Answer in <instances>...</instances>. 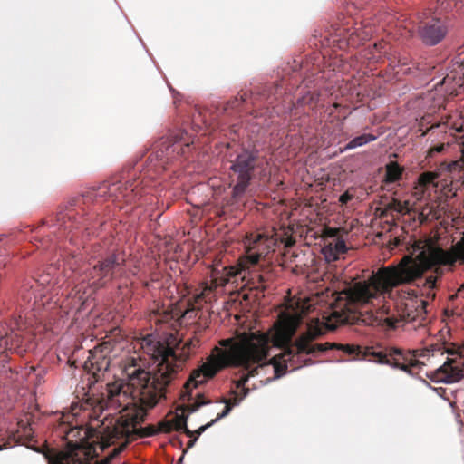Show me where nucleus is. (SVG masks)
Masks as SVG:
<instances>
[{"label": "nucleus", "mask_w": 464, "mask_h": 464, "mask_svg": "<svg viewBox=\"0 0 464 464\" xmlns=\"http://www.w3.org/2000/svg\"><path fill=\"white\" fill-rule=\"evenodd\" d=\"M457 260L464 263L462 239L450 250H443L430 238L417 241L412 246L411 253L403 256L397 264L382 266L372 272L368 280L358 281L345 287L324 316L325 322H312L306 333L295 341V345H289V343L299 325L301 314L283 312L271 334L260 332L243 333L235 338L221 340V348L215 347L206 362L191 372L186 387L196 388L227 366L250 368L253 364H257L254 370L256 375L261 371L273 372L272 377L261 381L266 384L280 378L289 365L294 370L299 368L291 363L296 354L324 351L326 348L323 344L309 345L311 341L324 333V327L334 330L339 324L362 322L372 326L395 329L400 321L388 316L384 307L376 314L372 312L358 314L357 306L372 304L381 295L390 294L393 288L411 284L433 266H451Z\"/></svg>", "instance_id": "obj_1"}, {"label": "nucleus", "mask_w": 464, "mask_h": 464, "mask_svg": "<svg viewBox=\"0 0 464 464\" xmlns=\"http://www.w3.org/2000/svg\"><path fill=\"white\" fill-rule=\"evenodd\" d=\"M140 345L143 352L154 360L157 368L152 371L140 367L127 369V376H130V385L133 387L136 394L153 405L162 396V392L169 383L172 374L189 357L196 343L189 339L181 345L180 339L170 334L164 340L147 335L141 338Z\"/></svg>", "instance_id": "obj_2"}, {"label": "nucleus", "mask_w": 464, "mask_h": 464, "mask_svg": "<svg viewBox=\"0 0 464 464\" xmlns=\"http://www.w3.org/2000/svg\"><path fill=\"white\" fill-rule=\"evenodd\" d=\"M155 404L150 405L148 401L141 399V396L136 394L133 387L130 385V376H128L127 383L117 381L107 384L106 391L102 393V399L98 401L100 411L105 409H113L118 411H126V414L121 416L112 426L102 428L99 433L104 443L109 445L114 439L121 437H130L137 434L140 437H150L156 435L160 430V426L156 429L153 426L145 428L139 427L147 415L144 408H152Z\"/></svg>", "instance_id": "obj_3"}, {"label": "nucleus", "mask_w": 464, "mask_h": 464, "mask_svg": "<svg viewBox=\"0 0 464 464\" xmlns=\"http://www.w3.org/2000/svg\"><path fill=\"white\" fill-rule=\"evenodd\" d=\"M257 166V152L254 150H245L231 161L229 178L232 186V198L235 200L241 198L246 194L253 178V172Z\"/></svg>", "instance_id": "obj_4"}, {"label": "nucleus", "mask_w": 464, "mask_h": 464, "mask_svg": "<svg viewBox=\"0 0 464 464\" xmlns=\"http://www.w3.org/2000/svg\"><path fill=\"white\" fill-rule=\"evenodd\" d=\"M452 357L431 372L430 378L436 383L452 384L464 378V346L449 353Z\"/></svg>", "instance_id": "obj_5"}, {"label": "nucleus", "mask_w": 464, "mask_h": 464, "mask_svg": "<svg viewBox=\"0 0 464 464\" xmlns=\"http://www.w3.org/2000/svg\"><path fill=\"white\" fill-rule=\"evenodd\" d=\"M197 399L191 403L186 405L181 414H177L171 420L160 423V430L169 432L172 430H184V432L191 436L193 432L187 427V419L189 414L197 411L200 407L211 405L209 401L204 400L200 394H197Z\"/></svg>", "instance_id": "obj_6"}, {"label": "nucleus", "mask_w": 464, "mask_h": 464, "mask_svg": "<svg viewBox=\"0 0 464 464\" xmlns=\"http://www.w3.org/2000/svg\"><path fill=\"white\" fill-rule=\"evenodd\" d=\"M464 84V60H456L446 73H442L440 79L434 84L438 86H445L446 92L450 94H458L459 89Z\"/></svg>", "instance_id": "obj_7"}, {"label": "nucleus", "mask_w": 464, "mask_h": 464, "mask_svg": "<svg viewBox=\"0 0 464 464\" xmlns=\"http://www.w3.org/2000/svg\"><path fill=\"white\" fill-rule=\"evenodd\" d=\"M274 245L275 240L263 234L247 237L245 240V246L246 248V260L251 265L256 264L259 258L266 255Z\"/></svg>", "instance_id": "obj_8"}, {"label": "nucleus", "mask_w": 464, "mask_h": 464, "mask_svg": "<svg viewBox=\"0 0 464 464\" xmlns=\"http://www.w3.org/2000/svg\"><path fill=\"white\" fill-rule=\"evenodd\" d=\"M90 453L79 443H69L66 450L59 452L50 464H88Z\"/></svg>", "instance_id": "obj_9"}, {"label": "nucleus", "mask_w": 464, "mask_h": 464, "mask_svg": "<svg viewBox=\"0 0 464 464\" xmlns=\"http://www.w3.org/2000/svg\"><path fill=\"white\" fill-rule=\"evenodd\" d=\"M422 42L427 45H436L445 36L447 30L439 19H432L424 24L419 30Z\"/></svg>", "instance_id": "obj_10"}, {"label": "nucleus", "mask_w": 464, "mask_h": 464, "mask_svg": "<svg viewBox=\"0 0 464 464\" xmlns=\"http://www.w3.org/2000/svg\"><path fill=\"white\" fill-rule=\"evenodd\" d=\"M426 301L415 295H410L405 302L403 319L407 322H421L426 315Z\"/></svg>", "instance_id": "obj_11"}, {"label": "nucleus", "mask_w": 464, "mask_h": 464, "mask_svg": "<svg viewBox=\"0 0 464 464\" xmlns=\"http://www.w3.org/2000/svg\"><path fill=\"white\" fill-rule=\"evenodd\" d=\"M84 288L83 285L77 286V289L75 290V294L72 297H70L66 300V304L63 305L65 308H69L70 311H75L76 313H82L85 310L90 311L92 309V304H91V294H87L85 291H82Z\"/></svg>", "instance_id": "obj_12"}, {"label": "nucleus", "mask_w": 464, "mask_h": 464, "mask_svg": "<svg viewBox=\"0 0 464 464\" xmlns=\"http://www.w3.org/2000/svg\"><path fill=\"white\" fill-rule=\"evenodd\" d=\"M90 355L84 362L86 370L90 371L93 375L97 372H106L109 369V361L99 350L89 352Z\"/></svg>", "instance_id": "obj_13"}, {"label": "nucleus", "mask_w": 464, "mask_h": 464, "mask_svg": "<svg viewBox=\"0 0 464 464\" xmlns=\"http://www.w3.org/2000/svg\"><path fill=\"white\" fill-rule=\"evenodd\" d=\"M24 337L14 330L10 334L0 332V353L5 351H16L22 347Z\"/></svg>", "instance_id": "obj_14"}, {"label": "nucleus", "mask_w": 464, "mask_h": 464, "mask_svg": "<svg viewBox=\"0 0 464 464\" xmlns=\"http://www.w3.org/2000/svg\"><path fill=\"white\" fill-rule=\"evenodd\" d=\"M443 102L442 96L436 97V94L433 91L427 92L425 95L419 97L416 99L412 107L414 109L424 110V109H431L436 106H440Z\"/></svg>", "instance_id": "obj_15"}, {"label": "nucleus", "mask_w": 464, "mask_h": 464, "mask_svg": "<svg viewBox=\"0 0 464 464\" xmlns=\"http://www.w3.org/2000/svg\"><path fill=\"white\" fill-rule=\"evenodd\" d=\"M430 350H425V351H421V352H419V351H409L408 352V354L404 356V361L407 362V364L405 363H398V362H395L392 366L394 368H398L403 372H409V366L411 367H415V366H418L420 364V362L418 360L419 357H429L430 356Z\"/></svg>", "instance_id": "obj_16"}, {"label": "nucleus", "mask_w": 464, "mask_h": 464, "mask_svg": "<svg viewBox=\"0 0 464 464\" xmlns=\"http://www.w3.org/2000/svg\"><path fill=\"white\" fill-rule=\"evenodd\" d=\"M116 266H118V264L116 263L115 256H111L109 258H107L105 261L101 263L99 265V266H95L94 267V271H93L95 276H93L92 277L95 278L97 276L99 278L97 280H94L92 282V284H97L98 280H100L102 278H104V277H107V276H110L111 274L112 269Z\"/></svg>", "instance_id": "obj_17"}, {"label": "nucleus", "mask_w": 464, "mask_h": 464, "mask_svg": "<svg viewBox=\"0 0 464 464\" xmlns=\"http://www.w3.org/2000/svg\"><path fill=\"white\" fill-rule=\"evenodd\" d=\"M377 137L371 133H364L352 139L344 147V150H353L362 147L371 141H373Z\"/></svg>", "instance_id": "obj_18"}, {"label": "nucleus", "mask_w": 464, "mask_h": 464, "mask_svg": "<svg viewBox=\"0 0 464 464\" xmlns=\"http://www.w3.org/2000/svg\"><path fill=\"white\" fill-rule=\"evenodd\" d=\"M450 128L451 130H454L456 132H461L464 131V116H460V122H446L443 124H437L436 126L432 125L430 128V131L434 132L435 129H440L441 132L446 133V130Z\"/></svg>", "instance_id": "obj_19"}, {"label": "nucleus", "mask_w": 464, "mask_h": 464, "mask_svg": "<svg viewBox=\"0 0 464 464\" xmlns=\"http://www.w3.org/2000/svg\"><path fill=\"white\" fill-rule=\"evenodd\" d=\"M225 276H222L220 278L215 277L214 284L215 287L218 285H224L229 282L230 277L236 276L239 273V269L236 267H224Z\"/></svg>", "instance_id": "obj_20"}, {"label": "nucleus", "mask_w": 464, "mask_h": 464, "mask_svg": "<svg viewBox=\"0 0 464 464\" xmlns=\"http://www.w3.org/2000/svg\"><path fill=\"white\" fill-rule=\"evenodd\" d=\"M401 170L396 163H391L386 168V180L388 182H394L400 179Z\"/></svg>", "instance_id": "obj_21"}, {"label": "nucleus", "mask_w": 464, "mask_h": 464, "mask_svg": "<svg viewBox=\"0 0 464 464\" xmlns=\"http://www.w3.org/2000/svg\"><path fill=\"white\" fill-rule=\"evenodd\" d=\"M322 254L324 255L325 260L327 262H333V261H335L338 259L339 256L337 255V253L334 251V249L333 248V243H329L327 245H325L323 248H322Z\"/></svg>", "instance_id": "obj_22"}, {"label": "nucleus", "mask_w": 464, "mask_h": 464, "mask_svg": "<svg viewBox=\"0 0 464 464\" xmlns=\"http://www.w3.org/2000/svg\"><path fill=\"white\" fill-rule=\"evenodd\" d=\"M438 172H424L419 178V183L421 186H427L431 184L436 179H438Z\"/></svg>", "instance_id": "obj_23"}, {"label": "nucleus", "mask_w": 464, "mask_h": 464, "mask_svg": "<svg viewBox=\"0 0 464 464\" xmlns=\"http://www.w3.org/2000/svg\"><path fill=\"white\" fill-rule=\"evenodd\" d=\"M392 208L399 213H408L411 210L410 202L408 200H405L403 202L394 200Z\"/></svg>", "instance_id": "obj_24"}, {"label": "nucleus", "mask_w": 464, "mask_h": 464, "mask_svg": "<svg viewBox=\"0 0 464 464\" xmlns=\"http://www.w3.org/2000/svg\"><path fill=\"white\" fill-rule=\"evenodd\" d=\"M333 243V248L337 253L338 256L343 254L346 251L345 242L342 239L335 240Z\"/></svg>", "instance_id": "obj_25"}, {"label": "nucleus", "mask_w": 464, "mask_h": 464, "mask_svg": "<svg viewBox=\"0 0 464 464\" xmlns=\"http://www.w3.org/2000/svg\"><path fill=\"white\" fill-rule=\"evenodd\" d=\"M460 152H461V156H460L459 161H454V162L449 164L447 166V168L449 169H451V168L457 167V166H459L461 168L464 166V140L460 142Z\"/></svg>", "instance_id": "obj_26"}, {"label": "nucleus", "mask_w": 464, "mask_h": 464, "mask_svg": "<svg viewBox=\"0 0 464 464\" xmlns=\"http://www.w3.org/2000/svg\"><path fill=\"white\" fill-rule=\"evenodd\" d=\"M225 403H226V407L223 410V411L221 413H218L217 415V417L215 419H213L215 423L218 422V420H220L221 419L225 418L231 411V406L229 405L228 401H226Z\"/></svg>", "instance_id": "obj_27"}, {"label": "nucleus", "mask_w": 464, "mask_h": 464, "mask_svg": "<svg viewBox=\"0 0 464 464\" xmlns=\"http://www.w3.org/2000/svg\"><path fill=\"white\" fill-rule=\"evenodd\" d=\"M49 288H47L44 294H41V299L44 298H46V295L49 293ZM44 300H38L37 297L35 296V300H34V305H35V309H39L41 307V305H44Z\"/></svg>", "instance_id": "obj_28"}, {"label": "nucleus", "mask_w": 464, "mask_h": 464, "mask_svg": "<svg viewBox=\"0 0 464 464\" xmlns=\"http://www.w3.org/2000/svg\"><path fill=\"white\" fill-rule=\"evenodd\" d=\"M213 424H215V421L213 420H211L209 422H208L207 424L205 425H202L200 426L196 431L195 433L197 434L196 437H198L200 436L207 429L210 428Z\"/></svg>", "instance_id": "obj_29"}, {"label": "nucleus", "mask_w": 464, "mask_h": 464, "mask_svg": "<svg viewBox=\"0 0 464 464\" xmlns=\"http://www.w3.org/2000/svg\"><path fill=\"white\" fill-rule=\"evenodd\" d=\"M435 284H436V277L430 276L426 278L423 285L428 289H432L435 286Z\"/></svg>", "instance_id": "obj_30"}, {"label": "nucleus", "mask_w": 464, "mask_h": 464, "mask_svg": "<svg viewBox=\"0 0 464 464\" xmlns=\"http://www.w3.org/2000/svg\"><path fill=\"white\" fill-rule=\"evenodd\" d=\"M338 348L343 350L345 353H347L349 354L354 353V352L356 350L355 346L349 345V344H347V345H339Z\"/></svg>", "instance_id": "obj_31"}, {"label": "nucleus", "mask_w": 464, "mask_h": 464, "mask_svg": "<svg viewBox=\"0 0 464 464\" xmlns=\"http://www.w3.org/2000/svg\"><path fill=\"white\" fill-rule=\"evenodd\" d=\"M353 198V196L351 194H349L348 192H345L343 194H342L339 198V201L340 203L342 204H346L349 200H351Z\"/></svg>", "instance_id": "obj_32"}, {"label": "nucleus", "mask_w": 464, "mask_h": 464, "mask_svg": "<svg viewBox=\"0 0 464 464\" xmlns=\"http://www.w3.org/2000/svg\"><path fill=\"white\" fill-rule=\"evenodd\" d=\"M211 290L212 286L206 285L205 288L200 292V294L197 295V299L204 297L207 295V292Z\"/></svg>", "instance_id": "obj_33"}, {"label": "nucleus", "mask_w": 464, "mask_h": 464, "mask_svg": "<svg viewBox=\"0 0 464 464\" xmlns=\"http://www.w3.org/2000/svg\"><path fill=\"white\" fill-rule=\"evenodd\" d=\"M49 284H50V280H49V276H43L39 279V285H42V286H44L45 285H49Z\"/></svg>", "instance_id": "obj_34"}, {"label": "nucleus", "mask_w": 464, "mask_h": 464, "mask_svg": "<svg viewBox=\"0 0 464 464\" xmlns=\"http://www.w3.org/2000/svg\"><path fill=\"white\" fill-rule=\"evenodd\" d=\"M445 144L437 145L431 149V151L441 152L444 150Z\"/></svg>", "instance_id": "obj_35"}, {"label": "nucleus", "mask_w": 464, "mask_h": 464, "mask_svg": "<svg viewBox=\"0 0 464 464\" xmlns=\"http://www.w3.org/2000/svg\"><path fill=\"white\" fill-rule=\"evenodd\" d=\"M197 440H198V437H195L193 440H190L188 441V447L192 448L194 446L195 442L197 441Z\"/></svg>", "instance_id": "obj_36"}, {"label": "nucleus", "mask_w": 464, "mask_h": 464, "mask_svg": "<svg viewBox=\"0 0 464 464\" xmlns=\"http://www.w3.org/2000/svg\"><path fill=\"white\" fill-rule=\"evenodd\" d=\"M218 406V404L211 405L210 409L208 410V413L211 414V413L215 412Z\"/></svg>", "instance_id": "obj_37"}, {"label": "nucleus", "mask_w": 464, "mask_h": 464, "mask_svg": "<svg viewBox=\"0 0 464 464\" xmlns=\"http://www.w3.org/2000/svg\"><path fill=\"white\" fill-rule=\"evenodd\" d=\"M392 354L401 355L402 352L400 349H393Z\"/></svg>", "instance_id": "obj_38"}, {"label": "nucleus", "mask_w": 464, "mask_h": 464, "mask_svg": "<svg viewBox=\"0 0 464 464\" xmlns=\"http://www.w3.org/2000/svg\"><path fill=\"white\" fill-rule=\"evenodd\" d=\"M111 458H112V456H111V457H109V458L105 459L102 462V464H109V463H110V460H111Z\"/></svg>", "instance_id": "obj_39"}, {"label": "nucleus", "mask_w": 464, "mask_h": 464, "mask_svg": "<svg viewBox=\"0 0 464 464\" xmlns=\"http://www.w3.org/2000/svg\"><path fill=\"white\" fill-rule=\"evenodd\" d=\"M381 363H388V361H380Z\"/></svg>", "instance_id": "obj_40"}, {"label": "nucleus", "mask_w": 464, "mask_h": 464, "mask_svg": "<svg viewBox=\"0 0 464 464\" xmlns=\"http://www.w3.org/2000/svg\"><path fill=\"white\" fill-rule=\"evenodd\" d=\"M24 351H26V348H24L23 350L19 351V353H23Z\"/></svg>", "instance_id": "obj_41"}, {"label": "nucleus", "mask_w": 464, "mask_h": 464, "mask_svg": "<svg viewBox=\"0 0 464 464\" xmlns=\"http://www.w3.org/2000/svg\"><path fill=\"white\" fill-rule=\"evenodd\" d=\"M0 450H2V447L0 446Z\"/></svg>", "instance_id": "obj_42"}]
</instances>
